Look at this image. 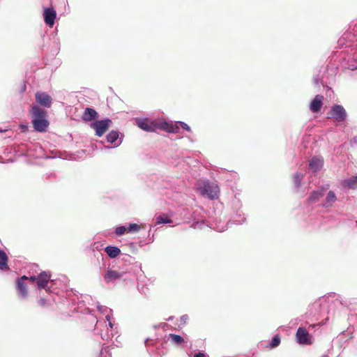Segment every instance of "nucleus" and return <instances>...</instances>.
Wrapping results in <instances>:
<instances>
[{"instance_id":"nucleus-1","label":"nucleus","mask_w":357,"mask_h":357,"mask_svg":"<svg viewBox=\"0 0 357 357\" xmlns=\"http://www.w3.org/2000/svg\"><path fill=\"white\" fill-rule=\"evenodd\" d=\"M231 204L232 212L229 220L222 222L220 220H218V219H215V226L213 228L216 231L222 232L227 230L229 222H232L236 225H241L245 221L246 217L242 210V204L241 201L237 198H234L232 200Z\"/></svg>"},{"instance_id":"nucleus-2","label":"nucleus","mask_w":357,"mask_h":357,"mask_svg":"<svg viewBox=\"0 0 357 357\" xmlns=\"http://www.w3.org/2000/svg\"><path fill=\"white\" fill-rule=\"evenodd\" d=\"M136 125L142 130L146 132H155L157 130H162L166 132L176 131L172 126L168 122H158L148 118H137L135 119Z\"/></svg>"},{"instance_id":"nucleus-3","label":"nucleus","mask_w":357,"mask_h":357,"mask_svg":"<svg viewBox=\"0 0 357 357\" xmlns=\"http://www.w3.org/2000/svg\"><path fill=\"white\" fill-rule=\"evenodd\" d=\"M31 122L33 128L38 132H45L49 126L47 112L39 105L33 104L31 106Z\"/></svg>"},{"instance_id":"nucleus-4","label":"nucleus","mask_w":357,"mask_h":357,"mask_svg":"<svg viewBox=\"0 0 357 357\" xmlns=\"http://www.w3.org/2000/svg\"><path fill=\"white\" fill-rule=\"evenodd\" d=\"M199 192L202 195L210 199H217L219 196V188L212 182L204 183L203 186L199 188Z\"/></svg>"},{"instance_id":"nucleus-5","label":"nucleus","mask_w":357,"mask_h":357,"mask_svg":"<svg viewBox=\"0 0 357 357\" xmlns=\"http://www.w3.org/2000/svg\"><path fill=\"white\" fill-rule=\"evenodd\" d=\"M328 118L333 119L337 123H342L347 118V113L341 105L335 104L333 105L328 113Z\"/></svg>"},{"instance_id":"nucleus-6","label":"nucleus","mask_w":357,"mask_h":357,"mask_svg":"<svg viewBox=\"0 0 357 357\" xmlns=\"http://www.w3.org/2000/svg\"><path fill=\"white\" fill-rule=\"evenodd\" d=\"M112 121L111 119L106 118L102 120H96L91 123V128L96 132V135L102 137L106 131L109 128Z\"/></svg>"},{"instance_id":"nucleus-7","label":"nucleus","mask_w":357,"mask_h":357,"mask_svg":"<svg viewBox=\"0 0 357 357\" xmlns=\"http://www.w3.org/2000/svg\"><path fill=\"white\" fill-rule=\"evenodd\" d=\"M26 280H28V277L26 275L18 278L16 280L15 289L17 296L22 301L26 300L29 296L27 285L25 283Z\"/></svg>"},{"instance_id":"nucleus-8","label":"nucleus","mask_w":357,"mask_h":357,"mask_svg":"<svg viewBox=\"0 0 357 357\" xmlns=\"http://www.w3.org/2000/svg\"><path fill=\"white\" fill-rule=\"evenodd\" d=\"M296 339L299 344L310 345L312 343L311 335L304 327H299L297 329Z\"/></svg>"},{"instance_id":"nucleus-9","label":"nucleus","mask_w":357,"mask_h":357,"mask_svg":"<svg viewBox=\"0 0 357 357\" xmlns=\"http://www.w3.org/2000/svg\"><path fill=\"white\" fill-rule=\"evenodd\" d=\"M35 98L36 102L45 107V108H50L52 104V98L46 92L44 91H37L35 94Z\"/></svg>"},{"instance_id":"nucleus-10","label":"nucleus","mask_w":357,"mask_h":357,"mask_svg":"<svg viewBox=\"0 0 357 357\" xmlns=\"http://www.w3.org/2000/svg\"><path fill=\"white\" fill-rule=\"evenodd\" d=\"M123 135L117 130H112L107 136L106 139L108 143L113 144L110 148H116L119 146L123 142Z\"/></svg>"},{"instance_id":"nucleus-11","label":"nucleus","mask_w":357,"mask_h":357,"mask_svg":"<svg viewBox=\"0 0 357 357\" xmlns=\"http://www.w3.org/2000/svg\"><path fill=\"white\" fill-rule=\"evenodd\" d=\"M51 275L49 272L42 271L37 276L36 284L38 289H46L47 291H50V288L47 289V284L50 281Z\"/></svg>"},{"instance_id":"nucleus-12","label":"nucleus","mask_w":357,"mask_h":357,"mask_svg":"<svg viewBox=\"0 0 357 357\" xmlns=\"http://www.w3.org/2000/svg\"><path fill=\"white\" fill-rule=\"evenodd\" d=\"M56 17V12L52 7L46 8L43 11V18L45 24L50 27H52Z\"/></svg>"},{"instance_id":"nucleus-13","label":"nucleus","mask_w":357,"mask_h":357,"mask_svg":"<svg viewBox=\"0 0 357 357\" xmlns=\"http://www.w3.org/2000/svg\"><path fill=\"white\" fill-rule=\"evenodd\" d=\"M124 275L123 272L108 269L104 274L103 278L106 283H111L121 279Z\"/></svg>"},{"instance_id":"nucleus-14","label":"nucleus","mask_w":357,"mask_h":357,"mask_svg":"<svg viewBox=\"0 0 357 357\" xmlns=\"http://www.w3.org/2000/svg\"><path fill=\"white\" fill-rule=\"evenodd\" d=\"M53 302L59 306V310H65L70 308V299L66 296H51Z\"/></svg>"},{"instance_id":"nucleus-15","label":"nucleus","mask_w":357,"mask_h":357,"mask_svg":"<svg viewBox=\"0 0 357 357\" xmlns=\"http://www.w3.org/2000/svg\"><path fill=\"white\" fill-rule=\"evenodd\" d=\"M322 312V304L320 301H317L310 305L308 307L307 314L309 316L314 317L315 319H318Z\"/></svg>"},{"instance_id":"nucleus-16","label":"nucleus","mask_w":357,"mask_h":357,"mask_svg":"<svg viewBox=\"0 0 357 357\" xmlns=\"http://www.w3.org/2000/svg\"><path fill=\"white\" fill-rule=\"evenodd\" d=\"M324 96L321 95H317L310 103V109L313 113H317L321 111L323 106Z\"/></svg>"},{"instance_id":"nucleus-17","label":"nucleus","mask_w":357,"mask_h":357,"mask_svg":"<svg viewBox=\"0 0 357 357\" xmlns=\"http://www.w3.org/2000/svg\"><path fill=\"white\" fill-rule=\"evenodd\" d=\"M106 320L108 321L109 328L107 327L106 331L100 333V337L103 340L109 341L112 339L114 335V325L110 321V315L107 314L106 315Z\"/></svg>"},{"instance_id":"nucleus-18","label":"nucleus","mask_w":357,"mask_h":357,"mask_svg":"<svg viewBox=\"0 0 357 357\" xmlns=\"http://www.w3.org/2000/svg\"><path fill=\"white\" fill-rule=\"evenodd\" d=\"M328 188V185L326 188H321L317 190L312 191L310 196L307 198V202L309 203H316L317 202L321 197H324L325 191Z\"/></svg>"},{"instance_id":"nucleus-19","label":"nucleus","mask_w":357,"mask_h":357,"mask_svg":"<svg viewBox=\"0 0 357 357\" xmlns=\"http://www.w3.org/2000/svg\"><path fill=\"white\" fill-rule=\"evenodd\" d=\"M324 160L321 157H313L309 162V168L314 173L319 172L323 167Z\"/></svg>"},{"instance_id":"nucleus-20","label":"nucleus","mask_w":357,"mask_h":357,"mask_svg":"<svg viewBox=\"0 0 357 357\" xmlns=\"http://www.w3.org/2000/svg\"><path fill=\"white\" fill-rule=\"evenodd\" d=\"M340 184L343 188H348L349 189H356L357 176H353L350 178L343 179L340 181Z\"/></svg>"},{"instance_id":"nucleus-21","label":"nucleus","mask_w":357,"mask_h":357,"mask_svg":"<svg viewBox=\"0 0 357 357\" xmlns=\"http://www.w3.org/2000/svg\"><path fill=\"white\" fill-rule=\"evenodd\" d=\"M98 117L97 112L91 107H86L82 114V119L85 121H91Z\"/></svg>"},{"instance_id":"nucleus-22","label":"nucleus","mask_w":357,"mask_h":357,"mask_svg":"<svg viewBox=\"0 0 357 357\" xmlns=\"http://www.w3.org/2000/svg\"><path fill=\"white\" fill-rule=\"evenodd\" d=\"M336 200L337 197L335 193L333 191L330 190L328 192L324 201L321 204V206L325 208L331 207L333 206V203L335 202Z\"/></svg>"},{"instance_id":"nucleus-23","label":"nucleus","mask_w":357,"mask_h":357,"mask_svg":"<svg viewBox=\"0 0 357 357\" xmlns=\"http://www.w3.org/2000/svg\"><path fill=\"white\" fill-rule=\"evenodd\" d=\"M8 257L4 250L0 248V270L2 271H8Z\"/></svg>"},{"instance_id":"nucleus-24","label":"nucleus","mask_w":357,"mask_h":357,"mask_svg":"<svg viewBox=\"0 0 357 357\" xmlns=\"http://www.w3.org/2000/svg\"><path fill=\"white\" fill-rule=\"evenodd\" d=\"M106 254L111 259H114L121 253V250L117 246L108 245L104 249Z\"/></svg>"},{"instance_id":"nucleus-25","label":"nucleus","mask_w":357,"mask_h":357,"mask_svg":"<svg viewBox=\"0 0 357 357\" xmlns=\"http://www.w3.org/2000/svg\"><path fill=\"white\" fill-rule=\"evenodd\" d=\"M169 125L172 126L174 128H176L175 129L176 131L169 132L170 133L178 132L180 128H182L183 130H185L188 132H191V128H190V126L187 123H185L183 121H176L175 123H169Z\"/></svg>"},{"instance_id":"nucleus-26","label":"nucleus","mask_w":357,"mask_h":357,"mask_svg":"<svg viewBox=\"0 0 357 357\" xmlns=\"http://www.w3.org/2000/svg\"><path fill=\"white\" fill-rule=\"evenodd\" d=\"M168 340L171 341L176 346H180L185 342V340L182 336L174 333H171L168 335Z\"/></svg>"},{"instance_id":"nucleus-27","label":"nucleus","mask_w":357,"mask_h":357,"mask_svg":"<svg viewBox=\"0 0 357 357\" xmlns=\"http://www.w3.org/2000/svg\"><path fill=\"white\" fill-rule=\"evenodd\" d=\"M304 177V174L301 172H296L293 176L294 188L298 190L301 186V181Z\"/></svg>"},{"instance_id":"nucleus-28","label":"nucleus","mask_w":357,"mask_h":357,"mask_svg":"<svg viewBox=\"0 0 357 357\" xmlns=\"http://www.w3.org/2000/svg\"><path fill=\"white\" fill-rule=\"evenodd\" d=\"M280 341H281L280 337L279 335L277 334L273 337V338L270 341L268 347L270 349H274L280 345Z\"/></svg>"},{"instance_id":"nucleus-29","label":"nucleus","mask_w":357,"mask_h":357,"mask_svg":"<svg viewBox=\"0 0 357 357\" xmlns=\"http://www.w3.org/2000/svg\"><path fill=\"white\" fill-rule=\"evenodd\" d=\"M172 222V220L164 215H159L156 217V224L157 225H161V224H167Z\"/></svg>"},{"instance_id":"nucleus-30","label":"nucleus","mask_w":357,"mask_h":357,"mask_svg":"<svg viewBox=\"0 0 357 357\" xmlns=\"http://www.w3.org/2000/svg\"><path fill=\"white\" fill-rule=\"evenodd\" d=\"M127 231L129 233L138 232L140 230V226L135 223H130L126 227Z\"/></svg>"},{"instance_id":"nucleus-31","label":"nucleus","mask_w":357,"mask_h":357,"mask_svg":"<svg viewBox=\"0 0 357 357\" xmlns=\"http://www.w3.org/2000/svg\"><path fill=\"white\" fill-rule=\"evenodd\" d=\"M98 310L102 313V314H105V316L109 314L110 315V319L112 318V310L105 306H103V305H98L97 306Z\"/></svg>"},{"instance_id":"nucleus-32","label":"nucleus","mask_w":357,"mask_h":357,"mask_svg":"<svg viewBox=\"0 0 357 357\" xmlns=\"http://www.w3.org/2000/svg\"><path fill=\"white\" fill-rule=\"evenodd\" d=\"M127 231L126 226H119L115 228V234L118 236H123Z\"/></svg>"},{"instance_id":"nucleus-33","label":"nucleus","mask_w":357,"mask_h":357,"mask_svg":"<svg viewBox=\"0 0 357 357\" xmlns=\"http://www.w3.org/2000/svg\"><path fill=\"white\" fill-rule=\"evenodd\" d=\"M50 298H40L38 301V304L41 306V307H47L49 306L50 303Z\"/></svg>"},{"instance_id":"nucleus-34","label":"nucleus","mask_w":357,"mask_h":357,"mask_svg":"<svg viewBox=\"0 0 357 357\" xmlns=\"http://www.w3.org/2000/svg\"><path fill=\"white\" fill-rule=\"evenodd\" d=\"M313 82L315 85H318L319 83L324 84L323 77H321L319 75H317V76L314 77Z\"/></svg>"},{"instance_id":"nucleus-35","label":"nucleus","mask_w":357,"mask_h":357,"mask_svg":"<svg viewBox=\"0 0 357 357\" xmlns=\"http://www.w3.org/2000/svg\"><path fill=\"white\" fill-rule=\"evenodd\" d=\"M151 226H150V229L148 232L149 243H151L154 241V234H152L151 235Z\"/></svg>"},{"instance_id":"nucleus-36","label":"nucleus","mask_w":357,"mask_h":357,"mask_svg":"<svg viewBox=\"0 0 357 357\" xmlns=\"http://www.w3.org/2000/svg\"><path fill=\"white\" fill-rule=\"evenodd\" d=\"M204 225V222H195L192 224V226L194 228L197 229V228H202V225Z\"/></svg>"},{"instance_id":"nucleus-37","label":"nucleus","mask_w":357,"mask_h":357,"mask_svg":"<svg viewBox=\"0 0 357 357\" xmlns=\"http://www.w3.org/2000/svg\"><path fill=\"white\" fill-rule=\"evenodd\" d=\"M188 320V316L187 314H183L180 318L181 323L183 324H185Z\"/></svg>"},{"instance_id":"nucleus-38","label":"nucleus","mask_w":357,"mask_h":357,"mask_svg":"<svg viewBox=\"0 0 357 357\" xmlns=\"http://www.w3.org/2000/svg\"><path fill=\"white\" fill-rule=\"evenodd\" d=\"M102 245H100L99 243H94L93 245V250H101Z\"/></svg>"},{"instance_id":"nucleus-39","label":"nucleus","mask_w":357,"mask_h":357,"mask_svg":"<svg viewBox=\"0 0 357 357\" xmlns=\"http://www.w3.org/2000/svg\"><path fill=\"white\" fill-rule=\"evenodd\" d=\"M193 357H208V356L204 352L199 351L196 353Z\"/></svg>"},{"instance_id":"nucleus-40","label":"nucleus","mask_w":357,"mask_h":357,"mask_svg":"<svg viewBox=\"0 0 357 357\" xmlns=\"http://www.w3.org/2000/svg\"><path fill=\"white\" fill-rule=\"evenodd\" d=\"M28 280H30L32 282H35V281H37V277L35 276V275H32V276L28 277Z\"/></svg>"},{"instance_id":"nucleus-41","label":"nucleus","mask_w":357,"mask_h":357,"mask_svg":"<svg viewBox=\"0 0 357 357\" xmlns=\"http://www.w3.org/2000/svg\"><path fill=\"white\" fill-rule=\"evenodd\" d=\"M354 143H357V137H353L351 139V144H354Z\"/></svg>"},{"instance_id":"nucleus-42","label":"nucleus","mask_w":357,"mask_h":357,"mask_svg":"<svg viewBox=\"0 0 357 357\" xmlns=\"http://www.w3.org/2000/svg\"><path fill=\"white\" fill-rule=\"evenodd\" d=\"M167 324L166 323H162V324H160V326L164 328L165 326H166Z\"/></svg>"},{"instance_id":"nucleus-43","label":"nucleus","mask_w":357,"mask_h":357,"mask_svg":"<svg viewBox=\"0 0 357 357\" xmlns=\"http://www.w3.org/2000/svg\"><path fill=\"white\" fill-rule=\"evenodd\" d=\"M172 319H173V317H168V318L166 319V321H172Z\"/></svg>"},{"instance_id":"nucleus-44","label":"nucleus","mask_w":357,"mask_h":357,"mask_svg":"<svg viewBox=\"0 0 357 357\" xmlns=\"http://www.w3.org/2000/svg\"><path fill=\"white\" fill-rule=\"evenodd\" d=\"M149 339H146V340H145V344H147V342H148V341H149Z\"/></svg>"},{"instance_id":"nucleus-45","label":"nucleus","mask_w":357,"mask_h":357,"mask_svg":"<svg viewBox=\"0 0 357 357\" xmlns=\"http://www.w3.org/2000/svg\"><path fill=\"white\" fill-rule=\"evenodd\" d=\"M321 357H328V355H324Z\"/></svg>"}]
</instances>
